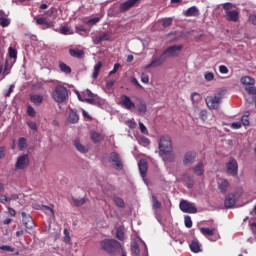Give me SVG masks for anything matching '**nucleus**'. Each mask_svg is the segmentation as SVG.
Segmentation results:
<instances>
[{"label":"nucleus","instance_id":"45","mask_svg":"<svg viewBox=\"0 0 256 256\" xmlns=\"http://www.w3.org/2000/svg\"><path fill=\"white\" fill-rule=\"evenodd\" d=\"M1 251H6L7 253H13L15 251V248L7 245L0 246Z\"/></svg>","mask_w":256,"mask_h":256},{"label":"nucleus","instance_id":"33","mask_svg":"<svg viewBox=\"0 0 256 256\" xmlns=\"http://www.w3.org/2000/svg\"><path fill=\"white\" fill-rule=\"evenodd\" d=\"M74 146L80 153H87L89 151L79 140L74 141Z\"/></svg>","mask_w":256,"mask_h":256},{"label":"nucleus","instance_id":"60","mask_svg":"<svg viewBox=\"0 0 256 256\" xmlns=\"http://www.w3.org/2000/svg\"><path fill=\"white\" fill-rule=\"evenodd\" d=\"M232 129H241V122H233L230 126Z\"/></svg>","mask_w":256,"mask_h":256},{"label":"nucleus","instance_id":"15","mask_svg":"<svg viewBox=\"0 0 256 256\" xmlns=\"http://www.w3.org/2000/svg\"><path fill=\"white\" fill-rule=\"evenodd\" d=\"M195 159H197V153L189 151L185 154L183 163L186 167H189L190 165H193V163H195Z\"/></svg>","mask_w":256,"mask_h":256},{"label":"nucleus","instance_id":"1","mask_svg":"<svg viewBox=\"0 0 256 256\" xmlns=\"http://www.w3.org/2000/svg\"><path fill=\"white\" fill-rule=\"evenodd\" d=\"M160 157L165 163H173L175 161V154L173 153V142L169 136H161L159 140Z\"/></svg>","mask_w":256,"mask_h":256},{"label":"nucleus","instance_id":"14","mask_svg":"<svg viewBox=\"0 0 256 256\" xmlns=\"http://www.w3.org/2000/svg\"><path fill=\"white\" fill-rule=\"evenodd\" d=\"M109 159L114 163L116 169H123V162H121V156L117 152H111Z\"/></svg>","mask_w":256,"mask_h":256},{"label":"nucleus","instance_id":"64","mask_svg":"<svg viewBox=\"0 0 256 256\" xmlns=\"http://www.w3.org/2000/svg\"><path fill=\"white\" fill-rule=\"evenodd\" d=\"M249 22L256 26V14L249 16Z\"/></svg>","mask_w":256,"mask_h":256},{"label":"nucleus","instance_id":"11","mask_svg":"<svg viewBox=\"0 0 256 256\" xmlns=\"http://www.w3.org/2000/svg\"><path fill=\"white\" fill-rule=\"evenodd\" d=\"M120 105L128 111H133V109L137 107L135 103L131 101V98L125 94L120 96Z\"/></svg>","mask_w":256,"mask_h":256},{"label":"nucleus","instance_id":"49","mask_svg":"<svg viewBox=\"0 0 256 256\" xmlns=\"http://www.w3.org/2000/svg\"><path fill=\"white\" fill-rule=\"evenodd\" d=\"M204 79L207 81H213V79H215V74H213V72H206L204 74Z\"/></svg>","mask_w":256,"mask_h":256},{"label":"nucleus","instance_id":"12","mask_svg":"<svg viewBox=\"0 0 256 256\" xmlns=\"http://www.w3.org/2000/svg\"><path fill=\"white\" fill-rule=\"evenodd\" d=\"M226 169L228 175H232L235 177L239 171V165L237 164V160L235 158H231L229 162L226 164Z\"/></svg>","mask_w":256,"mask_h":256},{"label":"nucleus","instance_id":"37","mask_svg":"<svg viewBox=\"0 0 256 256\" xmlns=\"http://www.w3.org/2000/svg\"><path fill=\"white\" fill-rule=\"evenodd\" d=\"M27 147V139L21 137L18 139V148L20 151H23Z\"/></svg>","mask_w":256,"mask_h":256},{"label":"nucleus","instance_id":"13","mask_svg":"<svg viewBox=\"0 0 256 256\" xmlns=\"http://www.w3.org/2000/svg\"><path fill=\"white\" fill-rule=\"evenodd\" d=\"M29 155L24 154L20 157H18L16 164H15V168L18 170H23V169H27V167H29Z\"/></svg>","mask_w":256,"mask_h":256},{"label":"nucleus","instance_id":"28","mask_svg":"<svg viewBox=\"0 0 256 256\" xmlns=\"http://www.w3.org/2000/svg\"><path fill=\"white\" fill-rule=\"evenodd\" d=\"M215 228H207V227H202L200 228V232L202 233V235H204V237H213V235H215Z\"/></svg>","mask_w":256,"mask_h":256},{"label":"nucleus","instance_id":"29","mask_svg":"<svg viewBox=\"0 0 256 256\" xmlns=\"http://www.w3.org/2000/svg\"><path fill=\"white\" fill-rule=\"evenodd\" d=\"M68 121L72 125H75V123H79V114L75 111H71L68 116Z\"/></svg>","mask_w":256,"mask_h":256},{"label":"nucleus","instance_id":"18","mask_svg":"<svg viewBox=\"0 0 256 256\" xmlns=\"http://www.w3.org/2000/svg\"><path fill=\"white\" fill-rule=\"evenodd\" d=\"M139 171L141 174V177L145 178L147 176V169H149V164L147 163V160L142 159L138 163Z\"/></svg>","mask_w":256,"mask_h":256},{"label":"nucleus","instance_id":"51","mask_svg":"<svg viewBox=\"0 0 256 256\" xmlns=\"http://www.w3.org/2000/svg\"><path fill=\"white\" fill-rule=\"evenodd\" d=\"M101 19L99 17L91 18L90 20L87 21L88 25H97Z\"/></svg>","mask_w":256,"mask_h":256},{"label":"nucleus","instance_id":"2","mask_svg":"<svg viewBox=\"0 0 256 256\" xmlns=\"http://www.w3.org/2000/svg\"><path fill=\"white\" fill-rule=\"evenodd\" d=\"M100 247L102 251L108 253V255H119L123 251V246L119 241L115 239H104L100 242Z\"/></svg>","mask_w":256,"mask_h":256},{"label":"nucleus","instance_id":"26","mask_svg":"<svg viewBox=\"0 0 256 256\" xmlns=\"http://www.w3.org/2000/svg\"><path fill=\"white\" fill-rule=\"evenodd\" d=\"M137 110L139 115H145L147 113V103L145 100H140L137 104Z\"/></svg>","mask_w":256,"mask_h":256},{"label":"nucleus","instance_id":"46","mask_svg":"<svg viewBox=\"0 0 256 256\" xmlns=\"http://www.w3.org/2000/svg\"><path fill=\"white\" fill-rule=\"evenodd\" d=\"M191 99L194 103H199V101H201V95L197 92H194L192 95H191Z\"/></svg>","mask_w":256,"mask_h":256},{"label":"nucleus","instance_id":"40","mask_svg":"<svg viewBox=\"0 0 256 256\" xmlns=\"http://www.w3.org/2000/svg\"><path fill=\"white\" fill-rule=\"evenodd\" d=\"M116 238H118L119 241H123L125 239V232L122 230V228H117Z\"/></svg>","mask_w":256,"mask_h":256},{"label":"nucleus","instance_id":"27","mask_svg":"<svg viewBox=\"0 0 256 256\" xmlns=\"http://www.w3.org/2000/svg\"><path fill=\"white\" fill-rule=\"evenodd\" d=\"M189 247L192 253H201V243H199L198 240H193Z\"/></svg>","mask_w":256,"mask_h":256},{"label":"nucleus","instance_id":"39","mask_svg":"<svg viewBox=\"0 0 256 256\" xmlns=\"http://www.w3.org/2000/svg\"><path fill=\"white\" fill-rule=\"evenodd\" d=\"M114 203L116 206H118L120 209H125V201L122 198L115 197Z\"/></svg>","mask_w":256,"mask_h":256},{"label":"nucleus","instance_id":"3","mask_svg":"<svg viewBox=\"0 0 256 256\" xmlns=\"http://www.w3.org/2000/svg\"><path fill=\"white\" fill-rule=\"evenodd\" d=\"M69 97V90L63 85H57L52 92V99L56 103H65Z\"/></svg>","mask_w":256,"mask_h":256},{"label":"nucleus","instance_id":"19","mask_svg":"<svg viewBox=\"0 0 256 256\" xmlns=\"http://www.w3.org/2000/svg\"><path fill=\"white\" fill-rule=\"evenodd\" d=\"M69 55L74 57V59H83V57H85V51L79 48H70Z\"/></svg>","mask_w":256,"mask_h":256},{"label":"nucleus","instance_id":"42","mask_svg":"<svg viewBox=\"0 0 256 256\" xmlns=\"http://www.w3.org/2000/svg\"><path fill=\"white\" fill-rule=\"evenodd\" d=\"M152 207L153 209H161V203L157 200V197L152 196Z\"/></svg>","mask_w":256,"mask_h":256},{"label":"nucleus","instance_id":"53","mask_svg":"<svg viewBox=\"0 0 256 256\" xmlns=\"http://www.w3.org/2000/svg\"><path fill=\"white\" fill-rule=\"evenodd\" d=\"M27 113H28L29 117H35V115H36L35 108H33L32 106H28Z\"/></svg>","mask_w":256,"mask_h":256},{"label":"nucleus","instance_id":"61","mask_svg":"<svg viewBox=\"0 0 256 256\" xmlns=\"http://www.w3.org/2000/svg\"><path fill=\"white\" fill-rule=\"evenodd\" d=\"M57 15V8H50L49 9V17H55Z\"/></svg>","mask_w":256,"mask_h":256},{"label":"nucleus","instance_id":"6","mask_svg":"<svg viewBox=\"0 0 256 256\" xmlns=\"http://www.w3.org/2000/svg\"><path fill=\"white\" fill-rule=\"evenodd\" d=\"M183 50V45H173L166 48L162 53L166 59L169 57H179V52Z\"/></svg>","mask_w":256,"mask_h":256},{"label":"nucleus","instance_id":"23","mask_svg":"<svg viewBox=\"0 0 256 256\" xmlns=\"http://www.w3.org/2000/svg\"><path fill=\"white\" fill-rule=\"evenodd\" d=\"M218 189L221 193H227V189H229V180L221 179L218 182Z\"/></svg>","mask_w":256,"mask_h":256},{"label":"nucleus","instance_id":"31","mask_svg":"<svg viewBox=\"0 0 256 256\" xmlns=\"http://www.w3.org/2000/svg\"><path fill=\"white\" fill-rule=\"evenodd\" d=\"M241 83L242 85H255V78L251 77V76H243L241 78Z\"/></svg>","mask_w":256,"mask_h":256},{"label":"nucleus","instance_id":"8","mask_svg":"<svg viewBox=\"0 0 256 256\" xmlns=\"http://www.w3.org/2000/svg\"><path fill=\"white\" fill-rule=\"evenodd\" d=\"M139 5H141V0H127L120 4L119 11L126 13V11L133 9V7H139Z\"/></svg>","mask_w":256,"mask_h":256},{"label":"nucleus","instance_id":"58","mask_svg":"<svg viewBox=\"0 0 256 256\" xmlns=\"http://www.w3.org/2000/svg\"><path fill=\"white\" fill-rule=\"evenodd\" d=\"M141 81L142 83H149V75H146L145 73L141 74Z\"/></svg>","mask_w":256,"mask_h":256},{"label":"nucleus","instance_id":"5","mask_svg":"<svg viewBox=\"0 0 256 256\" xmlns=\"http://www.w3.org/2000/svg\"><path fill=\"white\" fill-rule=\"evenodd\" d=\"M221 99H223V94L221 92L215 93L214 96H207L205 101L208 109H219Z\"/></svg>","mask_w":256,"mask_h":256},{"label":"nucleus","instance_id":"36","mask_svg":"<svg viewBox=\"0 0 256 256\" xmlns=\"http://www.w3.org/2000/svg\"><path fill=\"white\" fill-rule=\"evenodd\" d=\"M72 201L76 207H81L82 205H85L87 203V200L85 198H72Z\"/></svg>","mask_w":256,"mask_h":256},{"label":"nucleus","instance_id":"17","mask_svg":"<svg viewBox=\"0 0 256 256\" xmlns=\"http://www.w3.org/2000/svg\"><path fill=\"white\" fill-rule=\"evenodd\" d=\"M22 223L26 229H33V218H31L29 215L27 216V213L22 212Z\"/></svg>","mask_w":256,"mask_h":256},{"label":"nucleus","instance_id":"55","mask_svg":"<svg viewBox=\"0 0 256 256\" xmlns=\"http://www.w3.org/2000/svg\"><path fill=\"white\" fill-rule=\"evenodd\" d=\"M241 121L242 125H244L245 127L249 126V115L242 116Z\"/></svg>","mask_w":256,"mask_h":256},{"label":"nucleus","instance_id":"35","mask_svg":"<svg viewBox=\"0 0 256 256\" xmlns=\"http://www.w3.org/2000/svg\"><path fill=\"white\" fill-rule=\"evenodd\" d=\"M101 67H103V62L99 61L95 66H94V72L92 74L93 79H97L99 77V71H101Z\"/></svg>","mask_w":256,"mask_h":256},{"label":"nucleus","instance_id":"16","mask_svg":"<svg viewBox=\"0 0 256 256\" xmlns=\"http://www.w3.org/2000/svg\"><path fill=\"white\" fill-rule=\"evenodd\" d=\"M236 203H237V200L235 199V194H229L225 198L224 206L226 207V209H231L235 207Z\"/></svg>","mask_w":256,"mask_h":256},{"label":"nucleus","instance_id":"54","mask_svg":"<svg viewBox=\"0 0 256 256\" xmlns=\"http://www.w3.org/2000/svg\"><path fill=\"white\" fill-rule=\"evenodd\" d=\"M15 86L12 84L10 88L4 92V97H11V93H13Z\"/></svg>","mask_w":256,"mask_h":256},{"label":"nucleus","instance_id":"25","mask_svg":"<svg viewBox=\"0 0 256 256\" xmlns=\"http://www.w3.org/2000/svg\"><path fill=\"white\" fill-rule=\"evenodd\" d=\"M90 139L94 143H101V141H103V139H105V136H103L101 133H97L95 131H92L90 133Z\"/></svg>","mask_w":256,"mask_h":256},{"label":"nucleus","instance_id":"47","mask_svg":"<svg viewBox=\"0 0 256 256\" xmlns=\"http://www.w3.org/2000/svg\"><path fill=\"white\" fill-rule=\"evenodd\" d=\"M0 25L1 27H9V25H11V20L4 17L2 20H0Z\"/></svg>","mask_w":256,"mask_h":256},{"label":"nucleus","instance_id":"59","mask_svg":"<svg viewBox=\"0 0 256 256\" xmlns=\"http://www.w3.org/2000/svg\"><path fill=\"white\" fill-rule=\"evenodd\" d=\"M127 125L130 129H135V127H137V123H135V120H129L127 122Z\"/></svg>","mask_w":256,"mask_h":256},{"label":"nucleus","instance_id":"63","mask_svg":"<svg viewBox=\"0 0 256 256\" xmlns=\"http://www.w3.org/2000/svg\"><path fill=\"white\" fill-rule=\"evenodd\" d=\"M0 203H9V197H7L6 195H1Z\"/></svg>","mask_w":256,"mask_h":256},{"label":"nucleus","instance_id":"56","mask_svg":"<svg viewBox=\"0 0 256 256\" xmlns=\"http://www.w3.org/2000/svg\"><path fill=\"white\" fill-rule=\"evenodd\" d=\"M219 72L222 73L223 75L229 73V68L225 65H220L219 66Z\"/></svg>","mask_w":256,"mask_h":256},{"label":"nucleus","instance_id":"62","mask_svg":"<svg viewBox=\"0 0 256 256\" xmlns=\"http://www.w3.org/2000/svg\"><path fill=\"white\" fill-rule=\"evenodd\" d=\"M28 126L32 131H37V123L36 122H28Z\"/></svg>","mask_w":256,"mask_h":256},{"label":"nucleus","instance_id":"34","mask_svg":"<svg viewBox=\"0 0 256 256\" xmlns=\"http://www.w3.org/2000/svg\"><path fill=\"white\" fill-rule=\"evenodd\" d=\"M42 210L46 213V215H48L52 219H55V211L53 210V208H51L47 205H43Z\"/></svg>","mask_w":256,"mask_h":256},{"label":"nucleus","instance_id":"32","mask_svg":"<svg viewBox=\"0 0 256 256\" xmlns=\"http://www.w3.org/2000/svg\"><path fill=\"white\" fill-rule=\"evenodd\" d=\"M59 69L60 71H62V73H66V75L71 74V68L69 67V65H67L65 62L60 61L59 62Z\"/></svg>","mask_w":256,"mask_h":256},{"label":"nucleus","instance_id":"38","mask_svg":"<svg viewBox=\"0 0 256 256\" xmlns=\"http://www.w3.org/2000/svg\"><path fill=\"white\" fill-rule=\"evenodd\" d=\"M245 91H247L248 95H255V108H256V88L254 86H246Z\"/></svg>","mask_w":256,"mask_h":256},{"label":"nucleus","instance_id":"48","mask_svg":"<svg viewBox=\"0 0 256 256\" xmlns=\"http://www.w3.org/2000/svg\"><path fill=\"white\" fill-rule=\"evenodd\" d=\"M139 127L143 135H149V130H147V127L145 126V124H143V122H139Z\"/></svg>","mask_w":256,"mask_h":256},{"label":"nucleus","instance_id":"4","mask_svg":"<svg viewBox=\"0 0 256 256\" xmlns=\"http://www.w3.org/2000/svg\"><path fill=\"white\" fill-rule=\"evenodd\" d=\"M233 3L226 2L223 4V9L226 13V21H230L232 23H237L239 21V11L233 10Z\"/></svg>","mask_w":256,"mask_h":256},{"label":"nucleus","instance_id":"7","mask_svg":"<svg viewBox=\"0 0 256 256\" xmlns=\"http://www.w3.org/2000/svg\"><path fill=\"white\" fill-rule=\"evenodd\" d=\"M167 61V58L164 56L163 52L160 56L153 55L151 63L145 66V69H155L157 67H161L163 63Z\"/></svg>","mask_w":256,"mask_h":256},{"label":"nucleus","instance_id":"44","mask_svg":"<svg viewBox=\"0 0 256 256\" xmlns=\"http://www.w3.org/2000/svg\"><path fill=\"white\" fill-rule=\"evenodd\" d=\"M163 27H171L173 25V19L171 18H165L162 20Z\"/></svg>","mask_w":256,"mask_h":256},{"label":"nucleus","instance_id":"21","mask_svg":"<svg viewBox=\"0 0 256 256\" xmlns=\"http://www.w3.org/2000/svg\"><path fill=\"white\" fill-rule=\"evenodd\" d=\"M184 15L185 17H199L201 13L199 12L196 6H192L184 11Z\"/></svg>","mask_w":256,"mask_h":256},{"label":"nucleus","instance_id":"10","mask_svg":"<svg viewBox=\"0 0 256 256\" xmlns=\"http://www.w3.org/2000/svg\"><path fill=\"white\" fill-rule=\"evenodd\" d=\"M84 95L86 97L85 103H88L89 105H99V103H101L99 96H97V94H93L89 89L84 92Z\"/></svg>","mask_w":256,"mask_h":256},{"label":"nucleus","instance_id":"30","mask_svg":"<svg viewBox=\"0 0 256 256\" xmlns=\"http://www.w3.org/2000/svg\"><path fill=\"white\" fill-rule=\"evenodd\" d=\"M194 173L198 177H201L203 173H205V168L203 167V162H199L195 167H194Z\"/></svg>","mask_w":256,"mask_h":256},{"label":"nucleus","instance_id":"20","mask_svg":"<svg viewBox=\"0 0 256 256\" xmlns=\"http://www.w3.org/2000/svg\"><path fill=\"white\" fill-rule=\"evenodd\" d=\"M34 19L36 20V25H44L43 29H51V27H53V24L48 22L45 17L35 16Z\"/></svg>","mask_w":256,"mask_h":256},{"label":"nucleus","instance_id":"22","mask_svg":"<svg viewBox=\"0 0 256 256\" xmlns=\"http://www.w3.org/2000/svg\"><path fill=\"white\" fill-rule=\"evenodd\" d=\"M110 36H109V32H104L103 34L96 36L93 39V43L95 45H99V43H103V41H109Z\"/></svg>","mask_w":256,"mask_h":256},{"label":"nucleus","instance_id":"24","mask_svg":"<svg viewBox=\"0 0 256 256\" xmlns=\"http://www.w3.org/2000/svg\"><path fill=\"white\" fill-rule=\"evenodd\" d=\"M30 101H31V103H33L39 107V105L43 104V95L33 94L30 96Z\"/></svg>","mask_w":256,"mask_h":256},{"label":"nucleus","instance_id":"43","mask_svg":"<svg viewBox=\"0 0 256 256\" xmlns=\"http://www.w3.org/2000/svg\"><path fill=\"white\" fill-rule=\"evenodd\" d=\"M8 53H9L10 59H17V50H15V48L10 47L8 49Z\"/></svg>","mask_w":256,"mask_h":256},{"label":"nucleus","instance_id":"52","mask_svg":"<svg viewBox=\"0 0 256 256\" xmlns=\"http://www.w3.org/2000/svg\"><path fill=\"white\" fill-rule=\"evenodd\" d=\"M199 117L202 121H207V110H200Z\"/></svg>","mask_w":256,"mask_h":256},{"label":"nucleus","instance_id":"9","mask_svg":"<svg viewBox=\"0 0 256 256\" xmlns=\"http://www.w3.org/2000/svg\"><path fill=\"white\" fill-rule=\"evenodd\" d=\"M179 207L183 213H197V207H195V204L187 200H181Z\"/></svg>","mask_w":256,"mask_h":256},{"label":"nucleus","instance_id":"57","mask_svg":"<svg viewBox=\"0 0 256 256\" xmlns=\"http://www.w3.org/2000/svg\"><path fill=\"white\" fill-rule=\"evenodd\" d=\"M121 67V64L116 63L113 67V70H111L109 72V75H115V73H117V71H119V68Z\"/></svg>","mask_w":256,"mask_h":256},{"label":"nucleus","instance_id":"41","mask_svg":"<svg viewBox=\"0 0 256 256\" xmlns=\"http://www.w3.org/2000/svg\"><path fill=\"white\" fill-rule=\"evenodd\" d=\"M184 223H185V227H187V229H191V227H193V221L191 220V216H185Z\"/></svg>","mask_w":256,"mask_h":256},{"label":"nucleus","instance_id":"50","mask_svg":"<svg viewBox=\"0 0 256 256\" xmlns=\"http://www.w3.org/2000/svg\"><path fill=\"white\" fill-rule=\"evenodd\" d=\"M69 31H71V29L69 28V26H62L60 28V33L61 35H69Z\"/></svg>","mask_w":256,"mask_h":256}]
</instances>
